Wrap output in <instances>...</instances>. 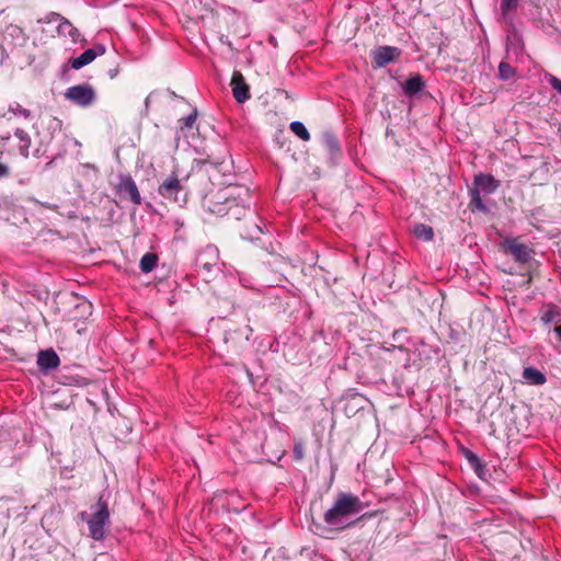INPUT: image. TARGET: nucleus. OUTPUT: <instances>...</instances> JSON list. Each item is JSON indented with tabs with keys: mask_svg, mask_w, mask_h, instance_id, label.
I'll list each match as a JSON object with an SVG mask.
<instances>
[{
	"mask_svg": "<svg viewBox=\"0 0 561 561\" xmlns=\"http://www.w3.org/2000/svg\"><path fill=\"white\" fill-rule=\"evenodd\" d=\"M322 144L329 153V164L335 167L342 156V150L336 136L332 131H324L322 134Z\"/></svg>",
	"mask_w": 561,
	"mask_h": 561,
	"instance_id": "9",
	"label": "nucleus"
},
{
	"mask_svg": "<svg viewBox=\"0 0 561 561\" xmlns=\"http://www.w3.org/2000/svg\"><path fill=\"white\" fill-rule=\"evenodd\" d=\"M401 49L394 46H379L371 51V65L374 69L386 67L401 56Z\"/></svg>",
	"mask_w": 561,
	"mask_h": 561,
	"instance_id": "7",
	"label": "nucleus"
},
{
	"mask_svg": "<svg viewBox=\"0 0 561 561\" xmlns=\"http://www.w3.org/2000/svg\"><path fill=\"white\" fill-rule=\"evenodd\" d=\"M9 112L14 115L23 116L25 119H30L32 117V113L30 110L24 108L20 103L13 102L9 105Z\"/></svg>",
	"mask_w": 561,
	"mask_h": 561,
	"instance_id": "26",
	"label": "nucleus"
},
{
	"mask_svg": "<svg viewBox=\"0 0 561 561\" xmlns=\"http://www.w3.org/2000/svg\"><path fill=\"white\" fill-rule=\"evenodd\" d=\"M14 136L20 140V146H19L20 154L24 158H28L30 147L32 144L30 135L25 130H23L21 128H16L14 130Z\"/></svg>",
	"mask_w": 561,
	"mask_h": 561,
	"instance_id": "18",
	"label": "nucleus"
},
{
	"mask_svg": "<svg viewBox=\"0 0 561 561\" xmlns=\"http://www.w3.org/2000/svg\"><path fill=\"white\" fill-rule=\"evenodd\" d=\"M305 444L301 440L295 442L293 448V458L296 461H301L305 458Z\"/></svg>",
	"mask_w": 561,
	"mask_h": 561,
	"instance_id": "27",
	"label": "nucleus"
},
{
	"mask_svg": "<svg viewBox=\"0 0 561 561\" xmlns=\"http://www.w3.org/2000/svg\"><path fill=\"white\" fill-rule=\"evenodd\" d=\"M232 95L238 103H244L250 99L249 85L240 71H233L231 78Z\"/></svg>",
	"mask_w": 561,
	"mask_h": 561,
	"instance_id": "11",
	"label": "nucleus"
},
{
	"mask_svg": "<svg viewBox=\"0 0 561 561\" xmlns=\"http://www.w3.org/2000/svg\"><path fill=\"white\" fill-rule=\"evenodd\" d=\"M559 316L558 311H556L554 309H549L547 310L546 312H543V314L541 316V320L542 322L545 323H550L552 322L557 317Z\"/></svg>",
	"mask_w": 561,
	"mask_h": 561,
	"instance_id": "28",
	"label": "nucleus"
},
{
	"mask_svg": "<svg viewBox=\"0 0 561 561\" xmlns=\"http://www.w3.org/2000/svg\"><path fill=\"white\" fill-rule=\"evenodd\" d=\"M8 30L11 35L22 34V30L18 26H11Z\"/></svg>",
	"mask_w": 561,
	"mask_h": 561,
	"instance_id": "35",
	"label": "nucleus"
},
{
	"mask_svg": "<svg viewBox=\"0 0 561 561\" xmlns=\"http://www.w3.org/2000/svg\"><path fill=\"white\" fill-rule=\"evenodd\" d=\"M60 359L54 350L41 351L37 355V366L43 373H48L59 366Z\"/></svg>",
	"mask_w": 561,
	"mask_h": 561,
	"instance_id": "14",
	"label": "nucleus"
},
{
	"mask_svg": "<svg viewBox=\"0 0 561 561\" xmlns=\"http://www.w3.org/2000/svg\"><path fill=\"white\" fill-rule=\"evenodd\" d=\"M516 76V69L512 67L508 62L501 61L499 65V73L497 77L501 80H510Z\"/></svg>",
	"mask_w": 561,
	"mask_h": 561,
	"instance_id": "25",
	"label": "nucleus"
},
{
	"mask_svg": "<svg viewBox=\"0 0 561 561\" xmlns=\"http://www.w3.org/2000/svg\"><path fill=\"white\" fill-rule=\"evenodd\" d=\"M159 194L180 206L186 203L187 192L176 175H170L159 186Z\"/></svg>",
	"mask_w": 561,
	"mask_h": 561,
	"instance_id": "5",
	"label": "nucleus"
},
{
	"mask_svg": "<svg viewBox=\"0 0 561 561\" xmlns=\"http://www.w3.org/2000/svg\"><path fill=\"white\" fill-rule=\"evenodd\" d=\"M105 53V47L103 45H96L92 48L85 49L81 55L70 60V65L73 69L78 70L82 67L91 64L98 56H101Z\"/></svg>",
	"mask_w": 561,
	"mask_h": 561,
	"instance_id": "12",
	"label": "nucleus"
},
{
	"mask_svg": "<svg viewBox=\"0 0 561 561\" xmlns=\"http://www.w3.org/2000/svg\"><path fill=\"white\" fill-rule=\"evenodd\" d=\"M196 118H197V113H196V111H194L193 113H191L190 115H187L185 118L182 119V122H183L182 127H186V128L192 127L193 124L195 123Z\"/></svg>",
	"mask_w": 561,
	"mask_h": 561,
	"instance_id": "30",
	"label": "nucleus"
},
{
	"mask_svg": "<svg viewBox=\"0 0 561 561\" xmlns=\"http://www.w3.org/2000/svg\"><path fill=\"white\" fill-rule=\"evenodd\" d=\"M57 31L60 35L69 36L73 42H77L80 36L78 28H76L67 19H61Z\"/></svg>",
	"mask_w": 561,
	"mask_h": 561,
	"instance_id": "19",
	"label": "nucleus"
},
{
	"mask_svg": "<svg viewBox=\"0 0 561 561\" xmlns=\"http://www.w3.org/2000/svg\"><path fill=\"white\" fill-rule=\"evenodd\" d=\"M39 205L44 208H47V209H51V210H57L58 209V205L56 204H49V203H39Z\"/></svg>",
	"mask_w": 561,
	"mask_h": 561,
	"instance_id": "34",
	"label": "nucleus"
},
{
	"mask_svg": "<svg viewBox=\"0 0 561 561\" xmlns=\"http://www.w3.org/2000/svg\"><path fill=\"white\" fill-rule=\"evenodd\" d=\"M262 233L263 230L261 226L254 221L251 224L250 227H245V229L240 232L242 238L249 239L251 241L259 240Z\"/></svg>",
	"mask_w": 561,
	"mask_h": 561,
	"instance_id": "23",
	"label": "nucleus"
},
{
	"mask_svg": "<svg viewBox=\"0 0 561 561\" xmlns=\"http://www.w3.org/2000/svg\"><path fill=\"white\" fill-rule=\"evenodd\" d=\"M425 85L423 77L417 72H413L410 73L408 80L402 84V90L407 96L414 98L423 92Z\"/></svg>",
	"mask_w": 561,
	"mask_h": 561,
	"instance_id": "13",
	"label": "nucleus"
},
{
	"mask_svg": "<svg viewBox=\"0 0 561 561\" xmlns=\"http://www.w3.org/2000/svg\"><path fill=\"white\" fill-rule=\"evenodd\" d=\"M65 98L80 107H88L96 101V92L92 85L82 83L68 88Z\"/></svg>",
	"mask_w": 561,
	"mask_h": 561,
	"instance_id": "4",
	"label": "nucleus"
},
{
	"mask_svg": "<svg viewBox=\"0 0 561 561\" xmlns=\"http://www.w3.org/2000/svg\"><path fill=\"white\" fill-rule=\"evenodd\" d=\"M158 263V256L157 254L152 252H148L142 255L140 259L139 267L142 273H150L154 270Z\"/></svg>",
	"mask_w": 561,
	"mask_h": 561,
	"instance_id": "21",
	"label": "nucleus"
},
{
	"mask_svg": "<svg viewBox=\"0 0 561 561\" xmlns=\"http://www.w3.org/2000/svg\"><path fill=\"white\" fill-rule=\"evenodd\" d=\"M290 130L304 141L310 140V134L304 123L299 121L291 122L289 125Z\"/></svg>",
	"mask_w": 561,
	"mask_h": 561,
	"instance_id": "24",
	"label": "nucleus"
},
{
	"mask_svg": "<svg viewBox=\"0 0 561 561\" xmlns=\"http://www.w3.org/2000/svg\"><path fill=\"white\" fill-rule=\"evenodd\" d=\"M93 512L88 516L85 512L81 513V518L85 519L89 528L90 537L94 540H103L106 527L110 525V511L107 501L101 495L96 504L92 507Z\"/></svg>",
	"mask_w": 561,
	"mask_h": 561,
	"instance_id": "2",
	"label": "nucleus"
},
{
	"mask_svg": "<svg viewBox=\"0 0 561 561\" xmlns=\"http://www.w3.org/2000/svg\"><path fill=\"white\" fill-rule=\"evenodd\" d=\"M365 506L366 504L357 495L350 492H340L333 505L323 515L325 527L331 531H343L356 526L365 517L376 515L371 513L356 517Z\"/></svg>",
	"mask_w": 561,
	"mask_h": 561,
	"instance_id": "1",
	"label": "nucleus"
},
{
	"mask_svg": "<svg viewBox=\"0 0 561 561\" xmlns=\"http://www.w3.org/2000/svg\"><path fill=\"white\" fill-rule=\"evenodd\" d=\"M469 196H470L469 207L472 210H478V211L483 213V214H488L489 213V208L483 203L481 194L477 190H470L469 188Z\"/></svg>",
	"mask_w": 561,
	"mask_h": 561,
	"instance_id": "20",
	"label": "nucleus"
},
{
	"mask_svg": "<svg viewBox=\"0 0 561 561\" xmlns=\"http://www.w3.org/2000/svg\"><path fill=\"white\" fill-rule=\"evenodd\" d=\"M203 267L206 268V270H210V264L209 263H204Z\"/></svg>",
	"mask_w": 561,
	"mask_h": 561,
	"instance_id": "39",
	"label": "nucleus"
},
{
	"mask_svg": "<svg viewBox=\"0 0 561 561\" xmlns=\"http://www.w3.org/2000/svg\"><path fill=\"white\" fill-rule=\"evenodd\" d=\"M462 455L468 461L470 468L474 471V473L481 479L486 480L489 476V470L486 469L485 463L481 461L477 454L471 451L468 448L462 449Z\"/></svg>",
	"mask_w": 561,
	"mask_h": 561,
	"instance_id": "15",
	"label": "nucleus"
},
{
	"mask_svg": "<svg viewBox=\"0 0 561 561\" xmlns=\"http://www.w3.org/2000/svg\"><path fill=\"white\" fill-rule=\"evenodd\" d=\"M500 187V181L491 174H476L470 190H477L480 194H492Z\"/></svg>",
	"mask_w": 561,
	"mask_h": 561,
	"instance_id": "10",
	"label": "nucleus"
},
{
	"mask_svg": "<svg viewBox=\"0 0 561 561\" xmlns=\"http://www.w3.org/2000/svg\"><path fill=\"white\" fill-rule=\"evenodd\" d=\"M513 41L520 42V38L516 33H514L512 36H507V48L513 44Z\"/></svg>",
	"mask_w": 561,
	"mask_h": 561,
	"instance_id": "33",
	"label": "nucleus"
},
{
	"mask_svg": "<svg viewBox=\"0 0 561 561\" xmlns=\"http://www.w3.org/2000/svg\"><path fill=\"white\" fill-rule=\"evenodd\" d=\"M413 233L416 238L424 241H431L434 238L433 228L425 224H417L414 226Z\"/></svg>",
	"mask_w": 561,
	"mask_h": 561,
	"instance_id": "22",
	"label": "nucleus"
},
{
	"mask_svg": "<svg viewBox=\"0 0 561 561\" xmlns=\"http://www.w3.org/2000/svg\"><path fill=\"white\" fill-rule=\"evenodd\" d=\"M61 19H64V18L59 13L51 12V22L53 21H60L61 22Z\"/></svg>",
	"mask_w": 561,
	"mask_h": 561,
	"instance_id": "36",
	"label": "nucleus"
},
{
	"mask_svg": "<svg viewBox=\"0 0 561 561\" xmlns=\"http://www.w3.org/2000/svg\"><path fill=\"white\" fill-rule=\"evenodd\" d=\"M10 175V168L0 162V179L8 178Z\"/></svg>",
	"mask_w": 561,
	"mask_h": 561,
	"instance_id": "31",
	"label": "nucleus"
},
{
	"mask_svg": "<svg viewBox=\"0 0 561 561\" xmlns=\"http://www.w3.org/2000/svg\"><path fill=\"white\" fill-rule=\"evenodd\" d=\"M119 73V67L115 66L114 68H111L106 71V75L110 77V79H114Z\"/></svg>",
	"mask_w": 561,
	"mask_h": 561,
	"instance_id": "32",
	"label": "nucleus"
},
{
	"mask_svg": "<svg viewBox=\"0 0 561 561\" xmlns=\"http://www.w3.org/2000/svg\"><path fill=\"white\" fill-rule=\"evenodd\" d=\"M547 80L548 83L552 87V89H554L561 94V80L552 75H549Z\"/></svg>",
	"mask_w": 561,
	"mask_h": 561,
	"instance_id": "29",
	"label": "nucleus"
},
{
	"mask_svg": "<svg viewBox=\"0 0 561 561\" xmlns=\"http://www.w3.org/2000/svg\"><path fill=\"white\" fill-rule=\"evenodd\" d=\"M523 378L531 386H541L547 381L545 374L531 366L524 368Z\"/></svg>",
	"mask_w": 561,
	"mask_h": 561,
	"instance_id": "17",
	"label": "nucleus"
},
{
	"mask_svg": "<svg viewBox=\"0 0 561 561\" xmlns=\"http://www.w3.org/2000/svg\"><path fill=\"white\" fill-rule=\"evenodd\" d=\"M519 0H501L500 8L502 13V22L507 24L513 31L515 28L511 12L515 11L518 7Z\"/></svg>",
	"mask_w": 561,
	"mask_h": 561,
	"instance_id": "16",
	"label": "nucleus"
},
{
	"mask_svg": "<svg viewBox=\"0 0 561 561\" xmlns=\"http://www.w3.org/2000/svg\"><path fill=\"white\" fill-rule=\"evenodd\" d=\"M117 193L124 198H129L135 205L141 204V196L136 182L129 174H119Z\"/></svg>",
	"mask_w": 561,
	"mask_h": 561,
	"instance_id": "8",
	"label": "nucleus"
},
{
	"mask_svg": "<svg viewBox=\"0 0 561 561\" xmlns=\"http://www.w3.org/2000/svg\"><path fill=\"white\" fill-rule=\"evenodd\" d=\"M82 306L84 309H88V310H90L92 308L90 302H84Z\"/></svg>",
	"mask_w": 561,
	"mask_h": 561,
	"instance_id": "38",
	"label": "nucleus"
},
{
	"mask_svg": "<svg viewBox=\"0 0 561 561\" xmlns=\"http://www.w3.org/2000/svg\"><path fill=\"white\" fill-rule=\"evenodd\" d=\"M208 209L218 216L228 215L234 219H241L250 211L245 205H240L238 199L226 193H217L215 201H209Z\"/></svg>",
	"mask_w": 561,
	"mask_h": 561,
	"instance_id": "3",
	"label": "nucleus"
},
{
	"mask_svg": "<svg viewBox=\"0 0 561 561\" xmlns=\"http://www.w3.org/2000/svg\"><path fill=\"white\" fill-rule=\"evenodd\" d=\"M502 248L505 253L513 256L515 262L526 264L531 260L534 251L526 244L518 241L517 238H507L503 241Z\"/></svg>",
	"mask_w": 561,
	"mask_h": 561,
	"instance_id": "6",
	"label": "nucleus"
},
{
	"mask_svg": "<svg viewBox=\"0 0 561 561\" xmlns=\"http://www.w3.org/2000/svg\"><path fill=\"white\" fill-rule=\"evenodd\" d=\"M553 331L558 335V337L561 340V324L556 327Z\"/></svg>",
	"mask_w": 561,
	"mask_h": 561,
	"instance_id": "37",
	"label": "nucleus"
}]
</instances>
